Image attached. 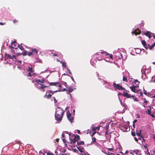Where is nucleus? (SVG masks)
Here are the masks:
<instances>
[{"label":"nucleus","mask_w":155,"mask_h":155,"mask_svg":"<svg viewBox=\"0 0 155 155\" xmlns=\"http://www.w3.org/2000/svg\"><path fill=\"white\" fill-rule=\"evenodd\" d=\"M35 81L38 84V85L36 86V87L39 89L41 90L43 92H44L45 91V88L49 87V86H46L42 84H44L45 82V78L41 79H37Z\"/></svg>","instance_id":"1"},{"label":"nucleus","mask_w":155,"mask_h":155,"mask_svg":"<svg viewBox=\"0 0 155 155\" xmlns=\"http://www.w3.org/2000/svg\"><path fill=\"white\" fill-rule=\"evenodd\" d=\"M64 113L62 109L60 107H58L55 114V119L59 122L61 121L62 119Z\"/></svg>","instance_id":"2"},{"label":"nucleus","mask_w":155,"mask_h":155,"mask_svg":"<svg viewBox=\"0 0 155 155\" xmlns=\"http://www.w3.org/2000/svg\"><path fill=\"white\" fill-rule=\"evenodd\" d=\"M57 91L58 90L54 91H52L51 90L47 91L45 94L44 96V97L48 99H50L52 95L50 94V93H51L52 94H53L54 93Z\"/></svg>","instance_id":"3"},{"label":"nucleus","mask_w":155,"mask_h":155,"mask_svg":"<svg viewBox=\"0 0 155 155\" xmlns=\"http://www.w3.org/2000/svg\"><path fill=\"white\" fill-rule=\"evenodd\" d=\"M113 86L115 90L118 89L119 90H125L126 91L125 88L122 87L121 85H120L119 84H116L115 82L113 83Z\"/></svg>","instance_id":"4"},{"label":"nucleus","mask_w":155,"mask_h":155,"mask_svg":"<svg viewBox=\"0 0 155 155\" xmlns=\"http://www.w3.org/2000/svg\"><path fill=\"white\" fill-rule=\"evenodd\" d=\"M18 44L16 42V40L15 41H14H14L12 40L11 45L9 46L11 48H13L15 49H17L18 48Z\"/></svg>","instance_id":"5"},{"label":"nucleus","mask_w":155,"mask_h":155,"mask_svg":"<svg viewBox=\"0 0 155 155\" xmlns=\"http://www.w3.org/2000/svg\"><path fill=\"white\" fill-rule=\"evenodd\" d=\"M107 150L105 151V153L108 155H114L113 153L114 149L112 148H107Z\"/></svg>","instance_id":"6"},{"label":"nucleus","mask_w":155,"mask_h":155,"mask_svg":"<svg viewBox=\"0 0 155 155\" xmlns=\"http://www.w3.org/2000/svg\"><path fill=\"white\" fill-rule=\"evenodd\" d=\"M55 86L56 87H59L60 89H61V84L59 82H50V83L49 86Z\"/></svg>","instance_id":"7"},{"label":"nucleus","mask_w":155,"mask_h":155,"mask_svg":"<svg viewBox=\"0 0 155 155\" xmlns=\"http://www.w3.org/2000/svg\"><path fill=\"white\" fill-rule=\"evenodd\" d=\"M67 117L68 120L71 123L72 122V121L73 120V118L70 112H67Z\"/></svg>","instance_id":"8"},{"label":"nucleus","mask_w":155,"mask_h":155,"mask_svg":"<svg viewBox=\"0 0 155 155\" xmlns=\"http://www.w3.org/2000/svg\"><path fill=\"white\" fill-rule=\"evenodd\" d=\"M123 96L124 97H126L127 98H129L130 97H132V98L133 99L134 97H135L134 95L131 96L130 94H129L127 93V92H124V91L123 92Z\"/></svg>","instance_id":"9"},{"label":"nucleus","mask_w":155,"mask_h":155,"mask_svg":"<svg viewBox=\"0 0 155 155\" xmlns=\"http://www.w3.org/2000/svg\"><path fill=\"white\" fill-rule=\"evenodd\" d=\"M141 32V31L138 29H136L135 30H133L132 32V33L133 35H139Z\"/></svg>","instance_id":"10"},{"label":"nucleus","mask_w":155,"mask_h":155,"mask_svg":"<svg viewBox=\"0 0 155 155\" xmlns=\"http://www.w3.org/2000/svg\"><path fill=\"white\" fill-rule=\"evenodd\" d=\"M141 42L142 45L146 50L148 48L149 49V47L148 45V43L147 44L146 42L144 40H141Z\"/></svg>","instance_id":"11"},{"label":"nucleus","mask_w":155,"mask_h":155,"mask_svg":"<svg viewBox=\"0 0 155 155\" xmlns=\"http://www.w3.org/2000/svg\"><path fill=\"white\" fill-rule=\"evenodd\" d=\"M69 139H70V142H68V143H73V144H74L76 142H77V141H78V140H77L75 139V137H74L73 138V139H71L70 137Z\"/></svg>","instance_id":"12"},{"label":"nucleus","mask_w":155,"mask_h":155,"mask_svg":"<svg viewBox=\"0 0 155 155\" xmlns=\"http://www.w3.org/2000/svg\"><path fill=\"white\" fill-rule=\"evenodd\" d=\"M31 51H32L34 55L35 54H37L38 51L37 49L33 48H31Z\"/></svg>","instance_id":"13"},{"label":"nucleus","mask_w":155,"mask_h":155,"mask_svg":"<svg viewBox=\"0 0 155 155\" xmlns=\"http://www.w3.org/2000/svg\"><path fill=\"white\" fill-rule=\"evenodd\" d=\"M153 34L150 31H147L146 32L144 33V34L147 36L149 38H150L151 37V34Z\"/></svg>","instance_id":"14"},{"label":"nucleus","mask_w":155,"mask_h":155,"mask_svg":"<svg viewBox=\"0 0 155 155\" xmlns=\"http://www.w3.org/2000/svg\"><path fill=\"white\" fill-rule=\"evenodd\" d=\"M24 51V52L22 53H18L17 54V55H23V56H25V55H26L27 54H28V52H27V51H26V50H25V49L24 50H23Z\"/></svg>","instance_id":"15"},{"label":"nucleus","mask_w":155,"mask_h":155,"mask_svg":"<svg viewBox=\"0 0 155 155\" xmlns=\"http://www.w3.org/2000/svg\"><path fill=\"white\" fill-rule=\"evenodd\" d=\"M67 90L68 91H69V92L71 93L73 91V89L72 87H69L68 90H67L66 88H64L63 89V91H65Z\"/></svg>","instance_id":"16"},{"label":"nucleus","mask_w":155,"mask_h":155,"mask_svg":"<svg viewBox=\"0 0 155 155\" xmlns=\"http://www.w3.org/2000/svg\"><path fill=\"white\" fill-rule=\"evenodd\" d=\"M148 46L149 47V49L151 50L152 48L155 46V42L152 44L151 45L149 44H148Z\"/></svg>","instance_id":"17"},{"label":"nucleus","mask_w":155,"mask_h":155,"mask_svg":"<svg viewBox=\"0 0 155 155\" xmlns=\"http://www.w3.org/2000/svg\"><path fill=\"white\" fill-rule=\"evenodd\" d=\"M129 87L132 91L134 93H136V92L135 91L136 88H135L134 85L132 86L131 87Z\"/></svg>","instance_id":"18"},{"label":"nucleus","mask_w":155,"mask_h":155,"mask_svg":"<svg viewBox=\"0 0 155 155\" xmlns=\"http://www.w3.org/2000/svg\"><path fill=\"white\" fill-rule=\"evenodd\" d=\"M5 58L7 59H12V56L9 54H6L5 55Z\"/></svg>","instance_id":"19"},{"label":"nucleus","mask_w":155,"mask_h":155,"mask_svg":"<svg viewBox=\"0 0 155 155\" xmlns=\"http://www.w3.org/2000/svg\"><path fill=\"white\" fill-rule=\"evenodd\" d=\"M77 148L81 152H84V149L83 147H77Z\"/></svg>","instance_id":"20"},{"label":"nucleus","mask_w":155,"mask_h":155,"mask_svg":"<svg viewBox=\"0 0 155 155\" xmlns=\"http://www.w3.org/2000/svg\"><path fill=\"white\" fill-rule=\"evenodd\" d=\"M77 144L78 145H84V141L80 142L78 141H77Z\"/></svg>","instance_id":"21"},{"label":"nucleus","mask_w":155,"mask_h":155,"mask_svg":"<svg viewBox=\"0 0 155 155\" xmlns=\"http://www.w3.org/2000/svg\"><path fill=\"white\" fill-rule=\"evenodd\" d=\"M22 44H21L20 45L18 44V48L21 50L23 51L24 50V48L22 46Z\"/></svg>","instance_id":"22"},{"label":"nucleus","mask_w":155,"mask_h":155,"mask_svg":"<svg viewBox=\"0 0 155 155\" xmlns=\"http://www.w3.org/2000/svg\"><path fill=\"white\" fill-rule=\"evenodd\" d=\"M121 105L124 107L123 110L125 111L127 110V105L125 103H124L123 104H122Z\"/></svg>","instance_id":"23"},{"label":"nucleus","mask_w":155,"mask_h":155,"mask_svg":"<svg viewBox=\"0 0 155 155\" xmlns=\"http://www.w3.org/2000/svg\"><path fill=\"white\" fill-rule=\"evenodd\" d=\"M141 130H140L138 132L136 131V134L137 136H141Z\"/></svg>","instance_id":"24"},{"label":"nucleus","mask_w":155,"mask_h":155,"mask_svg":"<svg viewBox=\"0 0 155 155\" xmlns=\"http://www.w3.org/2000/svg\"><path fill=\"white\" fill-rule=\"evenodd\" d=\"M74 137H75V139L78 140V141L80 139V136L78 135H74Z\"/></svg>","instance_id":"25"},{"label":"nucleus","mask_w":155,"mask_h":155,"mask_svg":"<svg viewBox=\"0 0 155 155\" xmlns=\"http://www.w3.org/2000/svg\"><path fill=\"white\" fill-rule=\"evenodd\" d=\"M27 71L28 72H31V73H32L33 72L32 68L30 67H28V68L27 70Z\"/></svg>","instance_id":"26"},{"label":"nucleus","mask_w":155,"mask_h":155,"mask_svg":"<svg viewBox=\"0 0 155 155\" xmlns=\"http://www.w3.org/2000/svg\"><path fill=\"white\" fill-rule=\"evenodd\" d=\"M151 107H150L149 108H148L147 109V113L149 115L151 114Z\"/></svg>","instance_id":"27"},{"label":"nucleus","mask_w":155,"mask_h":155,"mask_svg":"<svg viewBox=\"0 0 155 155\" xmlns=\"http://www.w3.org/2000/svg\"><path fill=\"white\" fill-rule=\"evenodd\" d=\"M123 81L126 82H127L128 81L127 78L125 76H123Z\"/></svg>","instance_id":"28"},{"label":"nucleus","mask_w":155,"mask_h":155,"mask_svg":"<svg viewBox=\"0 0 155 155\" xmlns=\"http://www.w3.org/2000/svg\"><path fill=\"white\" fill-rule=\"evenodd\" d=\"M134 83L135 84L139 85L140 83V82L137 80H134Z\"/></svg>","instance_id":"29"},{"label":"nucleus","mask_w":155,"mask_h":155,"mask_svg":"<svg viewBox=\"0 0 155 155\" xmlns=\"http://www.w3.org/2000/svg\"><path fill=\"white\" fill-rule=\"evenodd\" d=\"M61 63L62 64V66L63 67H64L65 68L66 67L67 65L66 64L65 62L61 61Z\"/></svg>","instance_id":"30"},{"label":"nucleus","mask_w":155,"mask_h":155,"mask_svg":"<svg viewBox=\"0 0 155 155\" xmlns=\"http://www.w3.org/2000/svg\"><path fill=\"white\" fill-rule=\"evenodd\" d=\"M97 129L98 130H99V127H93L92 128V130H95L96 129Z\"/></svg>","instance_id":"31"},{"label":"nucleus","mask_w":155,"mask_h":155,"mask_svg":"<svg viewBox=\"0 0 155 155\" xmlns=\"http://www.w3.org/2000/svg\"><path fill=\"white\" fill-rule=\"evenodd\" d=\"M28 56H31V55H34L32 51L28 52L27 54Z\"/></svg>","instance_id":"32"},{"label":"nucleus","mask_w":155,"mask_h":155,"mask_svg":"<svg viewBox=\"0 0 155 155\" xmlns=\"http://www.w3.org/2000/svg\"><path fill=\"white\" fill-rule=\"evenodd\" d=\"M101 53L102 54H106V55H107L109 54L107 53L106 52L104 51H101Z\"/></svg>","instance_id":"33"},{"label":"nucleus","mask_w":155,"mask_h":155,"mask_svg":"<svg viewBox=\"0 0 155 155\" xmlns=\"http://www.w3.org/2000/svg\"><path fill=\"white\" fill-rule=\"evenodd\" d=\"M14 49L13 48H11V51L12 53L14 54L15 53V51Z\"/></svg>","instance_id":"34"},{"label":"nucleus","mask_w":155,"mask_h":155,"mask_svg":"<svg viewBox=\"0 0 155 155\" xmlns=\"http://www.w3.org/2000/svg\"><path fill=\"white\" fill-rule=\"evenodd\" d=\"M134 152L136 153V154L137 155L138 154V153L139 152L138 150H133Z\"/></svg>","instance_id":"35"},{"label":"nucleus","mask_w":155,"mask_h":155,"mask_svg":"<svg viewBox=\"0 0 155 155\" xmlns=\"http://www.w3.org/2000/svg\"><path fill=\"white\" fill-rule=\"evenodd\" d=\"M136 50H137V53L139 54L140 53L141 51L140 50V49H139L138 48H137Z\"/></svg>","instance_id":"36"},{"label":"nucleus","mask_w":155,"mask_h":155,"mask_svg":"<svg viewBox=\"0 0 155 155\" xmlns=\"http://www.w3.org/2000/svg\"><path fill=\"white\" fill-rule=\"evenodd\" d=\"M92 141L94 143H95L96 142V139L95 137H94V138L92 137Z\"/></svg>","instance_id":"37"},{"label":"nucleus","mask_w":155,"mask_h":155,"mask_svg":"<svg viewBox=\"0 0 155 155\" xmlns=\"http://www.w3.org/2000/svg\"><path fill=\"white\" fill-rule=\"evenodd\" d=\"M31 72H29L28 73V75H27L28 77L31 76L32 75V74H31Z\"/></svg>","instance_id":"38"},{"label":"nucleus","mask_w":155,"mask_h":155,"mask_svg":"<svg viewBox=\"0 0 155 155\" xmlns=\"http://www.w3.org/2000/svg\"><path fill=\"white\" fill-rule=\"evenodd\" d=\"M133 99H134V101H138V100L136 97H134L133 98Z\"/></svg>","instance_id":"39"},{"label":"nucleus","mask_w":155,"mask_h":155,"mask_svg":"<svg viewBox=\"0 0 155 155\" xmlns=\"http://www.w3.org/2000/svg\"><path fill=\"white\" fill-rule=\"evenodd\" d=\"M131 134L132 135V136H133V137H134V136H135V132H132L131 133Z\"/></svg>","instance_id":"40"},{"label":"nucleus","mask_w":155,"mask_h":155,"mask_svg":"<svg viewBox=\"0 0 155 155\" xmlns=\"http://www.w3.org/2000/svg\"><path fill=\"white\" fill-rule=\"evenodd\" d=\"M69 73L71 75L72 74V73H71V72L70 71V70H69V69H68V70H67V72Z\"/></svg>","instance_id":"41"},{"label":"nucleus","mask_w":155,"mask_h":155,"mask_svg":"<svg viewBox=\"0 0 155 155\" xmlns=\"http://www.w3.org/2000/svg\"><path fill=\"white\" fill-rule=\"evenodd\" d=\"M73 150L75 152L77 153L78 152V150H76V149H73Z\"/></svg>","instance_id":"42"},{"label":"nucleus","mask_w":155,"mask_h":155,"mask_svg":"<svg viewBox=\"0 0 155 155\" xmlns=\"http://www.w3.org/2000/svg\"><path fill=\"white\" fill-rule=\"evenodd\" d=\"M109 56H110V59H113V55L112 54H110V55Z\"/></svg>","instance_id":"43"},{"label":"nucleus","mask_w":155,"mask_h":155,"mask_svg":"<svg viewBox=\"0 0 155 155\" xmlns=\"http://www.w3.org/2000/svg\"><path fill=\"white\" fill-rule=\"evenodd\" d=\"M12 59H13V58L16 59V56L15 55H12Z\"/></svg>","instance_id":"44"},{"label":"nucleus","mask_w":155,"mask_h":155,"mask_svg":"<svg viewBox=\"0 0 155 155\" xmlns=\"http://www.w3.org/2000/svg\"><path fill=\"white\" fill-rule=\"evenodd\" d=\"M134 139L137 142H138V140L137 139L136 137H135L134 138Z\"/></svg>","instance_id":"45"},{"label":"nucleus","mask_w":155,"mask_h":155,"mask_svg":"<svg viewBox=\"0 0 155 155\" xmlns=\"http://www.w3.org/2000/svg\"><path fill=\"white\" fill-rule=\"evenodd\" d=\"M144 92H143L144 94L145 95H147V91H145L144 89Z\"/></svg>","instance_id":"46"},{"label":"nucleus","mask_w":155,"mask_h":155,"mask_svg":"<svg viewBox=\"0 0 155 155\" xmlns=\"http://www.w3.org/2000/svg\"><path fill=\"white\" fill-rule=\"evenodd\" d=\"M54 102L55 103L57 102V101L56 100V99L55 97H54Z\"/></svg>","instance_id":"47"},{"label":"nucleus","mask_w":155,"mask_h":155,"mask_svg":"<svg viewBox=\"0 0 155 155\" xmlns=\"http://www.w3.org/2000/svg\"><path fill=\"white\" fill-rule=\"evenodd\" d=\"M40 155H45V154L44 153H43L42 152L40 153Z\"/></svg>","instance_id":"48"},{"label":"nucleus","mask_w":155,"mask_h":155,"mask_svg":"<svg viewBox=\"0 0 155 155\" xmlns=\"http://www.w3.org/2000/svg\"><path fill=\"white\" fill-rule=\"evenodd\" d=\"M62 140L63 141L64 143H66V140H65V139H63Z\"/></svg>","instance_id":"49"},{"label":"nucleus","mask_w":155,"mask_h":155,"mask_svg":"<svg viewBox=\"0 0 155 155\" xmlns=\"http://www.w3.org/2000/svg\"><path fill=\"white\" fill-rule=\"evenodd\" d=\"M138 85H136L134 86V87H135V88H137L139 87V86Z\"/></svg>","instance_id":"50"},{"label":"nucleus","mask_w":155,"mask_h":155,"mask_svg":"<svg viewBox=\"0 0 155 155\" xmlns=\"http://www.w3.org/2000/svg\"><path fill=\"white\" fill-rule=\"evenodd\" d=\"M137 121V119L135 120L133 122V123L134 124Z\"/></svg>","instance_id":"51"},{"label":"nucleus","mask_w":155,"mask_h":155,"mask_svg":"<svg viewBox=\"0 0 155 155\" xmlns=\"http://www.w3.org/2000/svg\"><path fill=\"white\" fill-rule=\"evenodd\" d=\"M59 139H58V138H57L56 139V141L57 142H59Z\"/></svg>","instance_id":"52"},{"label":"nucleus","mask_w":155,"mask_h":155,"mask_svg":"<svg viewBox=\"0 0 155 155\" xmlns=\"http://www.w3.org/2000/svg\"><path fill=\"white\" fill-rule=\"evenodd\" d=\"M51 153L49 152H48L47 153V155H51Z\"/></svg>","instance_id":"53"},{"label":"nucleus","mask_w":155,"mask_h":155,"mask_svg":"<svg viewBox=\"0 0 155 155\" xmlns=\"http://www.w3.org/2000/svg\"><path fill=\"white\" fill-rule=\"evenodd\" d=\"M140 96H143V93H142V92H140Z\"/></svg>","instance_id":"54"},{"label":"nucleus","mask_w":155,"mask_h":155,"mask_svg":"<svg viewBox=\"0 0 155 155\" xmlns=\"http://www.w3.org/2000/svg\"><path fill=\"white\" fill-rule=\"evenodd\" d=\"M147 150L148 153H147V155H150V153L148 151V149H147Z\"/></svg>","instance_id":"55"},{"label":"nucleus","mask_w":155,"mask_h":155,"mask_svg":"<svg viewBox=\"0 0 155 155\" xmlns=\"http://www.w3.org/2000/svg\"><path fill=\"white\" fill-rule=\"evenodd\" d=\"M62 136L63 137H65V134L63 133L62 134Z\"/></svg>","instance_id":"56"},{"label":"nucleus","mask_w":155,"mask_h":155,"mask_svg":"<svg viewBox=\"0 0 155 155\" xmlns=\"http://www.w3.org/2000/svg\"><path fill=\"white\" fill-rule=\"evenodd\" d=\"M53 54V56H58V55L57 54H55V53H54Z\"/></svg>","instance_id":"57"},{"label":"nucleus","mask_w":155,"mask_h":155,"mask_svg":"<svg viewBox=\"0 0 155 155\" xmlns=\"http://www.w3.org/2000/svg\"><path fill=\"white\" fill-rule=\"evenodd\" d=\"M77 132L78 134H80V130H78Z\"/></svg>","instance_id":"58"},{"label":"nucleus","mask_w":155,"mask_h":155,"mask_svg":"<svg viewBox=\"0 0 155 155\" xmlns=\"http://www.w3.org/2000/svg\"><path fill=\"white\" fill-rule=\"evenodd\" d=\"M96 132H94L92 135V136H93L95 134H96Z\"/></svg>","instance_id":"59"},{"label":"nucleus","mask_w":155,"mask_h":155,"mask_svg":"<svg viewBox=\"0 0 155 155\" xmlns=\"http://www.w3.org/2000/svg\"><path fill=\"white\" fill-rule=\"evenodd\" d=\"M18 21L17 20H14L13 21V22L14 23H16V22H17Z\"/></svg>","instance_id":"60"},{"label":"nucleus","mask_w":155,"mask_h":155,"mask_svg":"<svg viewBox=\"0 0 155 155\" xmlns=\"http://www.w3.org/2000/svg\"><path fill=\"white\" fill-rule=\"evenodd\" d=\"M128 153V151H127V150L125 151V154H127Z\"/></svg>","instance_id":"61"},{"label":"nucleus","mask_w":155,"mask_h":155,"mask_svg":"<svg viewBox=\"0 0 155 155\" xmlns=\"http://www.w3.org/2000/svg\"><path fill=\"white\" fill-rule=\"evenodd\" d=\"M147 101L145 100L144 101V103H145V104H147Z\"/></svg>","instance_id":"62"},{"label":"nucleus","mask_w":155,"mask_h":155,"mask_svg":"<svg viewBox=\"0 0 155 155\" xmlns=\"http://www.w3.org/2000/svg\"><path fill=\"white\" fill-rule=\"evenodd\" d=\"M137 155H142L141 153L139 152L138 153V154H137Z\"/></svg>","instance_id":"63"},{"label":"nucleus","mask_w":155,"mask_h":155,"mask_svg":"<svg viewBox=\"0 0 155 155\" xmlns=\"http://www.w3.org/2000/svg\"><path fill=\"white\" fill-rule=\"evenodd\" d=\"M150 115H151L153 117H154L153 114H152V113L151 114H150Z\"/></svg>","instance_id":"64"}]
</instances>
